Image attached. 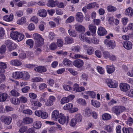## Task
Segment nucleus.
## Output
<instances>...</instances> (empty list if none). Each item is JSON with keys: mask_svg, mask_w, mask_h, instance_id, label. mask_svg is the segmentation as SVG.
<instances>
[{"mask_svg": "<svg viewBox=\"0 0 133 133\" xmlns=\"http://www.w3.org/2000/svg\"><path fill=\"white\" fill-rule=\"evenodd\" d=\"M33 36L35 42L34 47H40L43 44L44 39L40 35L35 33L33 34Z\"/></svg>", "mask_w": 133, "mask_h": 133, "instance_id": "nucleus-1", "label": "nucleus"}, {"mask_svg": "<svg viewBox=\"0 0 133 133\" xmlns=\"http://www.w3.org/2000/svg\"><path fill=\"white\" fill-rule=\"evenodd\" d=\"M125 110V107L120 106H114L112 109V112L115 113L117 116L119 115L121 113Z\"/></svg>", "mask_w": 133, "mask_h": 133, "instance_id": "nucleus-2", "label": "nucleus"}, {"mask_svg": "<svg viewBox=\"0 0 133 133\" xmlns=\"http://www.w3.org/2000/svg\"><path fill=\"white\" fill-rule=\"evenodd\" d=\"M0 119L1 121L6 125H9L12 121L11 117L4 115L2 116L1 117Z\"/></svg>", "mask_w": 133, "mask_h": 133, "instance_id": "nucleus-3", "label": "nucleus"}, {"mask_svg": "<svg viewBox=\"0 0 133 133\" xmlns=\"http://www.w3.org/2000/svg\"><path fill=\"white\" fill-rule=\"evenodd\" d=\"M59 118H58V121L60 124H63L65 123L66 124L68 123L69 118L67 116L66 117L64 116V115L62 113H60V116Z\"/></svg>", "mask_w": 133, "mask_h": 133, "instance_id": "nucleus-4", "label": "nucleus"}, {"mask_svg": "<svg viewBox=\"0 0 133 133\" xmlns=\"http://www.w3.org/2000/svg\"><path fill=\"white\" fill-rule=\"evenodd\" d=\"M58 3V1L57 0H48L46 5L49 7L53 8L57 5Z\"/></svg>", "mask_w": 133, "mask_h": 133, "instance_id": "nucleus-5", "label": "nucleus"}, {"mask_svg": "<svg viewBox=\"0 0 133 133\" xmlns=\"http://www.w3.org/2000/svg\"><path fill=\"white\" fill-rule=\"evenodd\" d=\"M122 44L123 46L127 50H131L132 48V44L130 41H124L123 42Z\"/></svg>", "mask_w": 133, "mask_h": 133, "instance_id": "nucleus-6", "label": "nucleus"}, {"mask_svg": "<svg viewBox=\"0 0 133 133\" xmlns=\"http://www.w3.org/2000/svg\"><path fill=\"white\" fill-rule=\"evenodd\" d=\"M107 82L108 86L110 88H115L117 86V83L115 81L109 79L107 81Z\"/></svg>", "mask_w": 133, "mask_h": 133, "instance_id": "nucleus-7", "label": "nucleus"}, {"mask_svg": "<svg viewBox=\"0 0 133 133\" xmlns=\"http://www.w3.org/2000/svg\"><path fill=\"white\" fill-rule=\"evenodd\" d=\"M73 64L76 67L80 68L83 66L84 62L81 59H77L74 61Z\"/></svg>", "mask_w": 133, "mask_h": 133, "instance_id": "nucleus-8", "label": "nucleus"}, {"mask_svg": "<svg viewBox=\"0 0 133 133\" xmlns=\"http://www.w3.org/2000/svg\"><path fill=\"white\" fill-rule=\"evenodd\" d=\"M104 43L108 46L111 47L112 49H114L116 46L115 42L113 40H109L106 39L104 41Z\"/></svg>", "mask_w": 133, "mask_h": 133, "instance_id": "nucleus-9", "label": "nucleus"}, {"mask_svg": "<svg viewBox=\"0 0 133 133\" xmlns=\"http://www.w3.org/2000/svg\"><path fill=\"white\" fill-rule=\"evenodd\" d=\"M121 90L123 92H126L130 88L129 85L125 83H122L119 85Z\"/></svg>", "mask_w": 133, "mask_h": 133, "instance_id": "nucleus-10", "label": "nucleus"}, {"mask_svg": "<svg viewBox=\"0 0 133 133\" xmlns=\"http://www.w3.org/2000/svg\"><path fill=\"white\" fill-rule=\"evenodd\" d=\"M76 19L77 22L82 23L83 21L84 18L83 14L81 12H78L76 14Z\"/></svg>", "mask_w": 133, "mask_h": 133, "instance_id": "nucleus-11", "label": "nucleus"}, {"mask_svg": "<svg viewBox=\"0 0 133 133\" xmlns=\"http://www.w3.org/2000/svg\"><path fill=\"white\" fill-rule=\"evenodd\" d=\"M74 27L76 30L80 32L83 33L85 31V27L82 25H78L76 24L74 25Z\"/></svg>", "mask_w": 133, "mask_h": 133, "instance_id": "nucleus-12", "label": "nucleus"}, {"mask_svg": "<svg viewBox=\"0 0 133 133\" xmlns=\"http://www.w3.org/2000/svg\"><path fill=\"white\" fill-rule=\"evenodd\" d=\"M97 33L100 36H103L107 34V32L104 28L100 26L99 27L98 29Z\"/></svg>", "mask_w": 133, "mask_h": 133, "instance_id": "nucleus-13", "label": "nucleus"}, {"mask_svg": "<svg viewBox=\"0 0 133 133\" xmlns=\"http://www.w3.org/2000/svg\"><path fill=\"white\" fill-rule=\"evenodd\" d=\"M7 67V65L6 63L0 62V73H4L5 72V69Z\"/></svg>", "mask_w": 133, "mask_h": 133, "instance_id": "nucleus-14", "label": "nucleus"}, {"mask_svg": "<svg viewBox=\"0 0 133 133\" xmlns=\"http://www.w3.org/2000/svg\"><path fill=\"white\" fill-rule=\"evenodd\" d=\"M23 73L20 72H16L13 74V77L15 79H17L22 78L23 77Z\"/></svg>", "mask_w": 133, "mask_h": 133, "instance_id": "nucleus-15", "label": "nucleus"}, {"mask_svg": "<svg viewBox=\"0 0 133 133\" xmlns=\"http://www.w3.org/2000/svg\"><path fill=\"white\" fill-rule=\"evenodd\" d=\"M35 70L39 73L45 72L46 71V68L44 66H40L36 67L35 68Z\"/></svg>", "mask_w": 133, "mask_h": 133, "instance_id": "nucleus-16", "label": "nucleus"}, {"mask_svg": "<svg viewBox=\"0 0 133 133\" xmlns=\"http://www.w3.org/2000/svg\"><path fill=\"white\" fill-rule=\"evenodd\" d=\"M5 43L7 45V47L9 48L10 51L14 49L12 48L13 44L11 40L9 39L5 41Z\"/></svg>", "mask_w": 133, "mask_h": 133, "instance_id": "nucleus-17", "label": "nucleus"}, {"mask_svg": "<svg viewBox=\"0 0 133 133\" xmlns=\"http://www.w3.org/2000/svg\"><path fill=\"white\" fill-rule=\"evenodd\" d=\"M14 18V15L13 14L6 15L3 17V19L5 21L10 22Z\"/></svg>", "mask_w": 133, "mask_h": 133, "instance_id": "nucleus-18", "label": "nucleus"}, {"mask_svg": "<svg viewBox=\"0 0 133 133\" xmlns=\"http://www.w3.org/2000/svg\"><path fill=\"white\" fill-rule=\"evenodd\" d=\"M8 94L6 93H3L0 94V102H5L7 98Z\"/></svg>", "mask_w": 133, "mask_h": 133, "instance_id": "nucleus-19", "label": "nucleus"}, {"mask_svg": "<svg viewBox=\"0 0 133 133\" xmlns=\"http://www.w3.org/2000/svg\"><path fill=\"white\" fill-rule=\"evenodd\" d=\"M125 14L130 17H133V9L131 8H129L125 11Z\"/></svg>", "mask_w": 133, "mask_h": 133, "instance_id": "nucleus-20", "label": "nucleus"}, {"mask_svg": "<svg viewBox=\"0 0 133 133\" xmlns=\"http://www.w3.org/2000/svg\"><path fill=\"white\" fill-rule=\"evenodd\" d=\"M107 72L109 74L112 73L115 70V68L113 66L107 65L106 66Z\"/></svg>", "mask_w": 133, "mask_h": 133, "instance_id": "nucleus-21", "label": "nucleus"}, {"mask_svg": "<svg viewBox=\"0 0 133 133\" xmlns=\"http://www.w3.org/2000/svg\"><path fill=\"white\" fill-rule=\"evenodd\" d=\"M89 30L92 33V36H94L95 33L96 32V26L94 25L91 24L89 26Z\"/></svg>", "mask_w": 133, "mask_h": 133, "instance_id": "nucleus-22", "label": "nucleus"}, {"mask_svg": "<svg viewBox=\"0 0 133 133\" xmlns=\"http://www.w3.org/2000/svg\"><path fill=\"white\" fill-rule=\"evenodd\" d=\"M38 14L39 16L43 17H46L47 14L46 11L45 9H43L39 10Z\"/></svg>", "mask_w": 133, "mask_h": 133, "instance_id": "nucleus-23", "label": "nucleus"}, {"mask_svg": "<svg viewBox=\"0 0 133 133\" xmlns=\"http://www.w3.org/2000/svg\"><path fill=\"white\" fill-rule=\"evenodd\" d=\"M10 64L12 65L18 66L21 64V63L17 60H12L10 61Z\"/></svg>", "mask_w": 133, "mask_h": 133, "instance_id": "nucleus-24", "label": "nucleus"}, {"mask_svg": "<svg viewBox=\"0 0 133 133\" xmlns=\"http://www.w3.org/2000/svg\"><path fill=\"white\" fill-rule=\"evenodd\" d=\"M52 117L54 120H56L59 118L60 114L57 110H54L52 113Z\"/></svg>", "mask_w": 133, "mask_h": 133, "instance_id": "nucleus-25", "label": "nucleus"}, {"mask_svg": "<svg viewBox=\"0 0 133 133\" xmlns=\"http://www.w3.org/2000/svg\"><path fill=\"white\" fill-rule=\"evenodd\" d=\"M33 121V119L31 118L26 117L24 118L23 123L26 124H29Z\"/></svg>", "mask_w": 133, "mask_h": 133, "instance_id": "nucleus-26", "label": "nucleus"}, {"mask_svg": "<svg viewBox=\"0 0 133 133\" xmlns=\"http://www.w3.org/2000/svg\"><path fill=\"white\" fill-rule=\"evenodd\" d=\"M19 33L17 31H12L10 33V37L13 39L16 40Z\"/></svg>", "mask_w": 133, "mask_h": 133, "instance_id": "nucleus-27", "label": "nucleus"}, {"mask_svg": "<svg viewBox=\"0 0 133 133\" xmlns=\"http://www.w3.org/2000/svg\"><path fill=\"white\" fill-rule=\"evenodd\" d=\"M84 111L85 114L86 116L89 117L92 115V111L90 108H87L85 109Z\"/></svg>", "mask_w": 133, "mask_h": 133, "instance_id": "nucleus-28", "label": "nucleus"}, {"mask_svg": "<svg viewBox=\"0 0 133 133\" xmlns=\"http://www.w3.org/2000/svg\"><path fill=\"white\" fill-rule=\"evenodd\" d=\"M65 43L66 44H70L73 42V39L70 37H66L64 38Z\"/></svg>", "mask_w": 133, "mask_h": 133, "instance_id": "nucleus-29", "label": "nucleus"}, {"mask_svg": "<svg viewBox=\"0 0 133 133\" xmlns=\"http://www.w3.org/2000/svg\"><path fill=\"white\" fill-rule=\"evenodd\" d=\"M34 128L37 129H40L41 126V123L39 121H37L34 122L33 124Z\"/></svg>", "mask_w": 133, "mask_h": 133, "instance_id": "nucleus-30", "label": "nucleus"}, {"mask_svg": "<svg viewBox=\"0 0 133 133\" xmlns=\"http://www.w3.org/2000/svg\"><path fill=\"white\" fill-rule=\"evenodd\" d=\"M10 101L13 104L17 105L19 104V101L18 98H11Z\"/></svg>", "mask_w": 133, "mask_h": 133, "instance_id": "nucleus-31", "label": "nucleus"}, {"mask_svg": "<svg viewBox=\"0 0 133 133\" xmlns=\"http://www.w3.org/2000/svg\"><path fill=\"white\" fill-rule=\"evenodd\" d=\"M75 119L77 120L78 122H81L82 121V117L81 115L80 114H77L75 115Z\"/></svg>", "mask_w": 133, "mask_h": 133, "instance_id": "nucleus-32", "label": "nucleus"}, {"mask_svg": "<svg viewBox=\"0 0 133 133\" xmlns=\"http://www.w3.org/2000/svg\"><path fill=\"white\" fill-rule=\"evenodd\" d=\"M30 78V76L29 73L26 72L23 73V77L22 78L25 80L28 79Z\"/></svg>", "mask_w": 133, "mask_h": 133, "instance_id": "nucleus-33", "label": "nucleus"}, {"mask_svg": "<svg viewBox=\"0 0 133 133\" xmlns=\"http://www.w3.org/2000/svg\"><path fill=\"white\" fill-rule=\"evenodd\" d=\"M26 22V18L24 17H22L17 21V23L19 24H22L25 23Z\"/></svg>", "mask_w": 133, "mask_h": 133, "instance_id": "nucleus-34", "label": "nucleus"}, {"mask_svg": "<svg viewBox=\"0 0 133 133\" xmlns=\"http://www.w3.org/2000/svg\"><path fill=\"white\" fill-rule=\"evenodd\" d=\"M111 118V116L108 113H105L102 115V118L103 120H107L110 119Z\"/></svg>", "mask_w": 133, "mask_h": 133, "instance_id": "nucleus-35", "label": "nucleus"}, {"mask_svg": "<svg viewBox=\"0 0 133 133\" xmlns=\"http://www.w3.org/2000/svg\"><path fill=\"white\" fill-rule=\"evenodd\" d=\"M31 103L32 104L35 106L40 107L42 105L39 102L36 100L32 101Z\"/></svg>", "mask_w": 133, "mask_h": 133, "instance_id": "nucleus-36", "label": "nucleus"}, {"mask_svg": "<svg viewBox=\"0 0 133 133\" xmlns=\"http://www.w3.org/2000/svg\"><path fill=\"white\" fill-rule=\"evenodd\" d=\"M24 35L22 33H19L16 40L18 41H20L22 40L24 38Z\"/></svg>", "mask_w": 133, "mask_h": 133, "instance_id": "nucleus-37", "label": "nucleus"}, {"mask_svg": "<svg viewBox=\"0 0 133 133\" xmlns=\"http://www.w3.org/2000/svg\"><path fill=\"white\" fill-rule=\"evenodd\" d=\"M68 31L70 36L73 37H75L76 36V32L74 30L69 29Z\"/></svg>", "mask_w": 133, "mask_h": 133, "instance_id": "nucleus-38", "label": "nucleus"}, {"mask_svg": "<svg viewBox=\"0 0 133 133\" xmlns=\"http://www.w3.org/2000/svg\"><path fill=\"white\" fill-rule=\"evenodd\" d=\"M63 63L64 65H65L69 66L71 64V62L68 59L65 58L64 59Z\"/></svg>", "mask_w": 133, "mask_h": 133, "instance_id": "nucleus-39", "label": "nucleus"}, {"mask_svg": "<svg viewBox=\"0 0 133 133\" xmlns=\"http://www.w3.org/2000/svg\"><path fill=\"white\" fill-rule=\"evenodd\" d=\"M91 103L93 105L96 107H98L100 106L99 102L97 101H94L93 100H91Z\"/></svg>", "mask_w": 133, "mask_h": 133, "instance_id": "nucleus-40", "label": "nucleus"}, {"mask_svg": "<svg viewBox=\"0 0 133 133\" xmlns=\"http://www.w3.org/2000/svg\"><path fill=\"white\" fill-rule=\"evenodd\" d=\"M86 93L89 94L91 97L92 98H94L95 97L96 94L94 91H87Z\"/></svg>", "mask_w": 133, "mask_h": 133, "instance_id": "nucleus-41", "label": "nucleus"}, {"mask_svg": "<svg viewBox=\"0 0 133 133\" xmlns=\"http://www.w3.org/2000/svg\"><path fill=\"white\" fill-rule=\"evenodd\" d=\"M74 17L72 16H70L66 19L65 23H68L72 22L74 21Z\"/></svg>", "mask_w": 133, "mask_h": 133, "instance_id": "nucleus-42", "label": "nucleus"}, {"mask_svg": "<svg viewBox=\"0 0 133 133\" xmlns=\"http://www.w3.org/2000/svg\"><path fill=\"white\" fill-rule=\"evenodd\" d=\"M6 50V47L4 45H2L0 48V53L3 54L4 53Z\"/></svg>", "mask_w": 133, "mask_h": 133, "instance_id": "nucleus-43", "label": "nucleus"}, {"mask_svg": "<svg viewBox=\"0 0 133 133\" xmlns=\"http://www.w3.org/2000/svg\"><path fill=\"white\" fill-rule=\"evenodd\" d=\"M77 122V121L75 119H72L71 120L70 123V125L71 127H74L76 124Z\"/></svg>", "mask_w": 133, "mask_h": 133, "instance_id": "nucleus-44", "label": "nucleus"}, {"mask_svg": "<svg viewBox=\"0 0 133 133\" xmlns=\"http://www.w3.org/2000/svg\"><path fill=\"white\" fill-rule=\"evenodd\" d=\"M96 5V2H94L91 3H89L87 5V8L90 9L91 8H94Z\"/></svg>", "mask_w": 133, "mask_h": 133, "instance_id": "nucleus-45", "label": "nucleus"}, {"mask_svg": "<svg viewBox=\"0 0 133 133\" xmlns=\"http://www.w3.org/2000/svg\"><path fill=\"white\" fill-rule=\"evenodd\" d=\"M18 99L19 101V103L20 102L22 103H25L27 101V98L24 96H21L18 98Z\"/></svg>", "mask_w": 133, "mask_h": 133, "instance_id": "nucleus-46", "label": "nucleus"}, {"mask_svg": "<svg viewBox=\"0 0 133 133\" xmlns=\"http://www.w3.org/2000/svg\"><path fill=\"white\" fill-rule=\"evenodd\" d=\"M73 104L71 103H68L66 104L64 107V108L65 110H67L71 109L73 107Z\"/></svg>", "mask_w": 133, "mask_h": 133, "instance_id": "nucleus-47", "label": "nucleus"}, {"mask_svg": "<svg viewBox=\"0 0 133 133\" xmlns=\"http://www.w3.org/2000/svg\"><path fill=\"white\" fill-rule=\"evenodd\" d=\"M104 129L108 132H110L112 131V128L110 125H106L104 127Z\"/></svg>", "mask_w": 133, "mask_h": 133, "instance_id": "nucleus-48", "label": "nucleus"}, {"mask_svg": "<svg viewBox=\"0 0 133 133\" xmlns=\"http://www.w3.org/2000/svg\"><path fill=\"white\" fill-rule=\"evenodd\" d=\"M77 102L82 105L86 104V103L84 99L82 98H79L77 100Z\"/></svg>", "mask_w": 133, "mask_h": 133, "instance_id": "nucleus-49", "label": "nucleus"}, {"mask_svg": "<svg viewBox=\"0 0 133 133\" xmlns=\"http://www.w3.org/2000/svg\"><path fill=\"white\" fill-rule=\"evenodd\" d=\"M69 101L67 97H63L61 99V104H62L69 102Z\"/></svg>", "mask_w": 133, "mask_h": 133, "instance_id": "nucleus-50", "label": "nucleus"}, {"mask_svg": "<svg viewBox=\"0 0 133 133\" xmlns=\"http://www.w3.org/2000/svg\"><path fill=\"white\" fill-rule=\"evenodd\" d=\"M108 10V11L111 12L115 11L116 9L114 6H109L107 7Z\"/></svg>", "mask_w": 133, "mask_h": 133, "instance_id": "nucleus-51", "label": "nucleus"}, {"mask_svg": "<svg viewBox=\"0 0 133 133\" xmlns=\"http://www.w3.org/2000/svg\"><path fill=\"white\" fill-rule=\"evenodd\" d=\"M57 47L55 43H52L49 45V48L51 50H54L56 49Z\"/></svg>", "mask_w": 133, "mask_h": 133, "instance_id": "nucleus-52", "label": "nucleus"}, {"mask_svg": "<svg viewBox=\"0 0 133 133\" xmlns=\"http://www.w3.org/2000/svg\"><path fill=\"white\" fill-rule=\"evenodd\" d=\"M63 42L61 39H57V44L58 47H61L63 45Z\"/></svg>", "mask_w": 133, "mask_h": 133, "instance_id": "nucleus-53", "label": "nucleus"}, {"mask_svg": "<svg viewBox=\"0 0 133 133\" xmlns=\"http://www.w3.org/2000/svg\"><path fill=\"white\" fill-rule=\"evenodd\" d=\"M122 130L123 133H130V131L132 130V129L131 128H123L122 129Z\"/></svg>", "mask_w": 133, "mask_h": 133, "instance_id": "nucleus-54", "label": "nucleus"}, {"mask_svg": "<svg viewBox=\"0 0 133 133\" xmlns=\"http://www.w3.org/2000/svg\"><path fill=\"white\" fill-rule=\"evenodd\" d=\"M23 113L29 115H31L32 113V111L29 109L24 110L23 111Z\"/></svg>", "mask_w": 133, "mask_h": 133, "instance_id": "nucleus-55", "label": "nucleus"}, {"mask_svg": "<svg viewBox=\"0 0 133 133\" xmlns=\"http://www.w3.org/2000/svg\"><path fill=\"white\" fill-rule=\"evenodd\" d=\"M97 69L98 72L101 74H103L104 72V70L101 67L98 66L97 67Z\"/></svg>", "mask_w": 133, "mask_h": 133, "instance_id": "nucleus-56", "label": "nucleus"}, {"mask_svg": "<svg viewBox=\"0 0 133 133\" xmlns=\"http://www.w3.org/2000/svg\"><path fill=\"white\" fill-rule=\"evenodd\" d=\"M94 52V50L92 47H89L87 50V52L88 54L89 55H91Z\"/></svg>", "mask_w": 133, "mask_h": 133, "instance_id": "nucleus-57", "label": "nucleus"}, {"mask_svg": "<svg viewBox=\"0 0 133 133\" xmlns=\"http://www.w3.org/2000/svg\"><path fill=\"white\" fill-rule=\"evenodd\" d=\"M110 53L107 51H104L103 53V56L105 58H109L110 56Z\"/></svg>", "mask_w": 133, "mask_h": 133, "instance_id": "nucleus-58", "label": "nucleus"}, {"mask_svg": "<svg viewBox=\"0 0 133 133\" xmlns=\"http://www.w3.org/2000/svg\"><path fill=\"white\" fill-rule=\"evenodd\" d=\"M33 41L31 39L28 40L26 41V44L29 45L30 47H32L33 46Z\"/></svg>", "mask_w": 133, "mask_h": 133, "instance_id": "nucleus-59", "label": "nucleus"}, {"mask_svg": "<svg viewBox=\"0 0 133 133\" xmlns=\"http://www.w3.org/2000/svg\"><path fill=\"white\" fill-rule=\"evenodd\" d=\"M11 95L14 96H17L19 95V93L14 90H12L11 92Z\"/></svg>", "mask_w": 133, "mask_h": 133, "instance_id": "nucleus-60", "label": "nucleus"}, {"mask_svg": "<svg viewBox=\"0 0 133 133\" xmlns=\"http://www.w3.org/2000/svg\"><path fill=\"white\" fill-rule=\"evenodd\" d=\"M55 34L54 33L51 32H49L48 38L50 40H52L55 38Z\"/></svg>", "mask_w": 133, "mask_h": 133, "instance_id": "nucleus-61", "label": "nucleus"}, {"mask_svg": "<svg viewBox=\"0 0 133 133\" xmlns=\"http://www.w3.org/2000/svg\"><path fill=\"white\" fill-rule=\"evenodd\" d=\"M32 81L33 82H37L42 81L43 79L40 77H36L32 78Z\"/></svg>", "mask_w": 133, "mask_h": 133, "instance_id": "nucleus-62", "label": "nucleus"}, {"mask_svg": "<svg viewBox=\"0 0 133 133\" xmlns=\"http://www.w3.org/2000/svg\"><path fill=\"white\" fill-rule=\"evenodd\" d=\"M80 49V47L79 46H74L71 49V50L74 51L78 52L79 51Z\"/></svg>", "mask_w": 133, "mask_h": 133, "instance_id": "nucleus-63", "label": "nucleus"}, {"mask_svg": "<svg viewBox=\"0 0 133 133\" xmlns=\"http://www.w3.org/2000/svg\"><path fill=\"white\" fill-rule=\"evenodd\" d=\"M95 54L96 56L99 58H100L101 57L102 55L101 52L99 50H96L95 52Z\"/></svg>", "mask_w": 133, "mask_h": 133, "instance_id": "nucleus-64", "label": "nucleus"}]
</instances>
